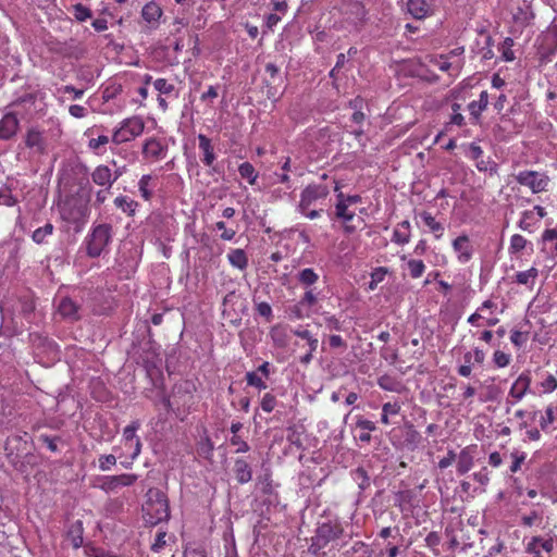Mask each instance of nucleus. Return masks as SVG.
Returning <instances> with one entry per match:
<instances>
[{
	"label": "nucleus",
	"mask_w": 557,
	"mask_h": 557,
	"mask_svg": "<svg viewBox=\"0 0 557 557\" xmlns=\"http://www.w3.org/2000/svg\"><path fill=\"white\" fill-rule=\"evenodd\" d=\"M58 211L66 227L76 233L83 231L90 215L88 200L78 195L61 199L58 202Z\"/></svg>",
	"instance_id": "obj_1"
},
{
	"label": "nucleus",
	"mask_w": 557,
	"mask_h": 557,
	"mask_svg": "<svg viewBox=\"0 0 557 557\" xmlns=\"http://www.w3.org/2000/svg\"><path fill=\"white\" fill-rule=\"evenodd\" d=\"M344 527L337 519L318 524L314 535L311 537L308 552L314 557H325L326 546L344 535Z\"/></svg>",
	"instance_id": "obj_2"
},
{
	"label": "nucleus",
	"mask_w": 557,
	"mask_h": 557,
	"mask_svg": "<svg viewBox=\"0 0 557 557\" xmlns=\"http://www.w3.org/2000/svg\"><path fill=\"white\" fill-rule=\"evenodd\" d=\"M143 516L147 523L156 525L170 517L166 495L159 490H149L143 505Z\"/></svg>",
	"instance_id": "obj_3"
},
{
	"label": "nucleus",
	"mask_w": 557,
	"mask_h": 557,
	"mask_svg": "<svg viewBox=\"0 0 557 557\" xmlns=\"http://www.w3.org/2000/svg\"><path fill=\"white\" fill-rule=\"evenodd\" d=\"M113 230L109 223L94 224L85 238L86 252L91 258L103 253L112 242Z\"/></svg>",
	"instance_id": "obj_4"
},
{
	"label": "nucleus",
	"mask_w": 557,
	"mask_h": 557,
	"mask_svg": "<svg viewBox=\"0 0 557 557\" xmlns=\"http://www.w3.org/2000/svg\"><path fill=\"white\" fill-rule=\"evenodd\" d=\"M335 191L337 193L334 212L335 218L344 224L346 233H352L356 227L351 225L350 222L356 216V206L361 202V197L359 195H345L339 191L337 187Z\"/></svg>",
	"instance_id": "obj_5"
},
{
	"label": "nucleus",
	"mask_w": 557,
	"mask_h": 557,
	"mask_svg": "<svg viewBox=\"0 0 557 557\" xmlns=\"http://www.w3.org/2000/svg\"><path fill=\"white\" fill-rule=\"evenodd\" d=\"M157 394L161 396L162 404L168 411H174L180 414L185 411L190 399L193 398L190 391H182V385H174L171 396L165 395L164 385H154Z\"/></svg>",
	"instance_id": "obj_6"
},
{
	"label": "nucleus",
	"mask_w": 557,
	"mask_h": 557,
	"mask_svg": "<svg viewBox=\"0 0 557 557\" xmlns=\"http://www.w3.org/2000/svg\"><path fill=\"white\" fill-rule=\"evenodd\" d=\"M144 128L145 123L140 116L127 117L113 132L112 141L116 145L131 141L138 137L144 132Z\"/></svg>",
	"instance_id": "obj_7"
},
{
	"label": "nucleus",
	"mask_w": 557,
	"mask_h": 557,
	"mask_svg": "<svg viewBox=\"0 0 557 557\" xmlns=\"http://www.w3.org/2000/svg\"><path fill=\"white\" fill-rule=\"evenodd\" d=\"M330 194V188L325 184L308 185L300 194L298 210H307L310 207L323 201Z\"/></svg>",
	"instance_id": "obj_8"
},
{
	"label": "nucleus",
	"mask_w": 557,
	"mask_h": 557,
	"mask_svg": "<svg viewBox=\"0 0 557 557\" xmlns=\"http://www.w3.org/2000/svg\"><path fill=\"white\" fill-rule=\"evenodd\" d=\"M554 543V536L550 534L546 536L534 535L525 544L524 550L532 557H550L555 547Z\"/></svg>",
	"instance_id": "obj_9"
},
{
	"label": "nucleus",
	"mask_w": 557,
	"mask_h": 557,
	"mask_svg": "<svg viewBox=\"0 0 557 557\" xmlns=\"http://www.w3.org/2000/svg\"><path fill=\"white\" fill-rule=\"evenodd\" d=\"M520 185L529 187L534 194L547 189L549 178L547 175L536 171H521L516 175Z\"/></svg>",
	"instance_id": "obj_10"
},
{
	"label": "nucleus",
	"mask_w": 557,
	"mask_h": 557,
	"mask_svg": "<svg viewBox=\"0 0 557 557\" xmlns=\"http://www.w3.org/2000/svg\"><path fill=\"white\" fill-rule=\"evenodd\" d=\"M140 421L134 420L132 421L123 430L122 440L124 443V446L132 450L131 459H136L141 451V441L136 435V432L140 429Z\"/></svg>",
	"instance_id": "obj_11"
},
{
	"label": "nucleus",
	"mask_w": 557,
	"mask_h": 557,
	"mask_svg": "<svg viewBox=\"0 0 557 557\" xmlns=\"http://www.w3.org/2000/svg\"><path fill=\"white\" fill-rule=\"evenodd\" d=\"M137 480L138 475L135 473L108 475L102 479L100 488L106 493H115L121 487L132 486Z\"/></svg>",
	"instance_id": "obj_12"
},
{
	"label": "nucleus",
	"mask_w": 557,
	"mask_h": 557,
	"mask_svg": "<svg viewBox=\"0 0 557 557\" xmlns=\"http://www.w3.org/2000/svg\"><path fill=\"white\" fill-rule=\"evenodd\" d=\"M166 146L154 137L148 138L143 146V156L150 162L162 160L166 156Z\"/></svg>",
	"instance_id": "obj_13"
},
{
	"label": "nucleus",
	"mask_w": 557,
	"mask_h": 557,
	"mask_svg": "<svg viewBox=\"0 0 557 557\" xmlns=\"http://www.w3.org/2000/svg\"><path fill=\"white\" fill-rule=\"evenodd\" d=\"M401 8L416 20L431 14V5L426 0H400Z\"/></svg>",
	"instance_id": "obj_14"
},
{
	"label": "nucleus",
	"mask_w": 557,
	"mask_h": 557,
	"mask_svg": "<svg viewBox=\"0 0 557 557\" xmlns=\"http://www.w3.org/2000/svg\"><path fill=\"white\" fill-rule=\"evenodd\" d=\"M121 173H112L108 165H98L91 173V180L96 185L110 188L120 177Z\"/></svg>",
	"instance_id": "obj_15"
},
{
	"label": "nucleus",
	"mask_w": 557,
	"mask_h": 557,
	"mask_svg": "<svg viewBox=\"0 0 557 557\" xmlns=\"http://www.w3.org/2000/svg\"><path fill=\"white\" fill-rule=\"evenodd\" d=\"M453 249L460 263H467L473 255V248L467 235H460L453 242Z\"/></svg>",
	"instance_id": "obj_16"
},
{
	"label": "nucleus",
	"mask_w": 557,
	"mask_h": 557,
	"mask_svg": "<svg viewBox=\"0 0 557 557\" xmlns=\"http://www.w3.org/2000/svg\"><path fill=\"white\" fill-rule=\"evenodd\" d=\"M20 121L14 113H7L0 120V139L9 140L14 137L18 131Z\"/></svg>",
	"instance_id": "obj_17"
},
{
	"label": "nucleus",
	"mask_w": 557,
	"mask_h": 557,
	"mask_svg": "<svg viewBox=\"0 0 557 557\" xmlns=\"http://www.w3.org/2000/svg\"><path fill=\"white\" fill-rule=\"evenodd\" d=\"M233 471L235 474V479L239 484H246L252 479L251 467L243 458H237L234 461Z\"/></svg>",
	"instance_id": "obj_18"
},
{
	"label": "nucleus",
	"mask_w": 557,
	"mask_h": 557,
	"mask_svg": "<svg viewBox=\"0 0 557 557\" xmlns=\"http://www.w3.org/2000/svg\"><path fill=\"white\" fill-rule=\"evenodd\" d=\"M25 145L37 152H44L46 149L44 134L37 128H29L25 137Z\"/></svg>",
	"instance_id": "obj_19"
},
{
	"label": "nucleus",
	"mask_w": 557,
	"mask_h": 557,
	"mask_svg": "<svg viewBox=\"0 0 557 557\" xmlns=\"http://www.w3.org/2000/svg\"><path fill=\"white\" fill-rule=\"evenodd\" d=\"M411 225L408 220L398 223L393 232L392 242L398 245H406L410 242Z\"/></svg>",
	"instance_id": "obj_20"
},
{
	"label": "nucleus",
	"mask_w": 557,
	"mask_h": 557,
	"mask_svg": "<svg viewBox=\"0 0 557 557\" xmlns=\"http://www.w3.org/2000/svg\"><path fill=\"white\" fill-rule=\"evenodd\" d=\"M356 430L359 431L357 438L361 443L369 444L371 442V432L376 430V425L374 422L359 418L356 422Z\"/></svg>",
	"instance_id": "obj_21"
},
{
	"label": "nucleus",
	"mask_w": 557,
	"mask_h": 557,
	"mask_svg": "<svg viewBox=\"0 0 557 557\" xmlns=\"http://www.w3.org/2000/svg\"><path fill=\"white\" fill-rule=\"evenodd\" d=\"M419 218L424 223V225L432 232L436 239H440L444 235V225L436 221V219L428 211H422L419 213Z\"/></svg>",
	"instance_id": "obj_22"
},
{
	"label": "nucleus",
	"mask_w": 557,
	"mask_h": 557,
	"mask_svg": "<svg viewBox=\"0 0 557 557\" xmlns=\"http://www.w3.org/2000/svg\"><path fill=\"white\" fill-rule=\"evenodd\" d=\"M84 525L82 520L74 521L67 530V539L74 548H79L84 542Z\"/></svg>",
	"instance_id": "obj_23"
},
{
	"label": "nucleus",
	"mask_w": 557,
	"mask_h": 557,
	"mask_svg": "<svg viewBox=\"0 0 557 557\" xmlns=\"http://www.w3.org/2000/svg\"><path fill=\"white\" fill-rule=\"evenodd\" d=\"M488 104V94L486 90L481 91L479 99L473 100L468 104V110L472 119L478 121L481 116V113L487 108Z\"/></svg>",
	"instance_id": "obj_24"
},
{
	"label": "nucleus",
	"mask_w": 557,
	"mask_h": 557,
	"mask_svg": "<svg viewBox=\"0 0 557 557\" xmlns=\"http://www.w3.org/2000/svg\"><path fill=\"white\" fill-rule=\"evenodd\" d=\"M198 141H199V148L202 151V162L210 166L213 164L215 160V154L213 151V146L211 144V140L203 134L198 135Z\"/></svg>",
	"instance_id": "obj_25"
},
{
	"label": "nucleus",
	"mask_w": 557,
	"mask_h": 557,
	"mask_svg": "<svg viewBox=\"0 0 557 557\" xmlns=\"http://www.w3.org/2000/svg\"><path fill=\"white\" fill-rule=\"evenodd\" d=\"M162 14L161 7L153 0L147 2L141 10V16L147 23H157Z\"/></svg>",
	"instance_id": "obj_26"
},
{
	"label": "nucleus",
	"mask_w": 557,
	"mask_h": 557,
	"mask_svg": "<svg viewBox=\"0 0 557 557\" xmlns=\"http://www.w3.org/2000/svg\"><path fill=\"white\" fill-rule=\"evenodd\" d=\"M539 276V270L534 267L525 270L520 271L515 275V281L520 284L524 285L529 289H532L535 285L536 278Z\"/></svg>",
	"instance_id": "obj_27"
},
{
	"label": "nucleus",
	"mask_w": 557,
	"mask_h": 557,
	"mask_svg": "<svg viewBox=\"0 0 557 557\" xmlns=\"http://www.w3.org/2000/svg\"><path fill=\"white\" fill-rule=\"evenodd\" d=\"M286 440L290 445L297 447L298 449L304 448L302 436L305 433V426L301 424H294L287 428Z\"/></svg>",
	"instance_id": "obj_28"
},
{
	"label": "nucleus",
	"mask_w": 557,
	"mask_h": 557,
	"mask_svg": "<svg viewBox=\"0 0 557 557\" xmlns=\"http://www.w3.org/2000/svg\"><path fill=\"white\" fill-rule=\"evenodd\" d=\"M196 451L200 458L206 460H212L214 445L207 434H205V436L197 442Z\"/></svg>",
	"instance_id": "obj_29"
},
{
	"label": "nucleus",
	"mask_w": 557,
	"mask_h": 557,
	"mask_svg": "<svg viewBox=\"0 0 557 557\" xmlns=\"http://www.w3.org/2000/svg\"><path fill=\"white\" fill-rule=\"evenodd\" d=\"M271 369V363L263 362L257 371L248 372L246 374L247 383H263V381L269 380Z\"/></svg>",
	"instance_id": "obj_30"
},
{
	"label": "nucleus",
	"mask_w": 557,
	"mask_h": 557,
	"mask_svg": "<svg viewBox=\"0 0 557 557\" xmlns=\"http://www.w3.org/2000/svg\"><path fill=\"white\" fill-rule=\"evenodd\" d=\"M114 206L127 215H133L138 208V202L128 196L121 195L114 199Z\"/></svg>",
	"instance_id": "obj_31"
},
{
	"label": "nucleus",
	"mask_w": 557,
	"mask_h": 557,
	"mask_svg": "<svg viewBox=\"0 0 557 557\" xmlns=\"http://www.w3.org/2000/svg\"><path fill=\"white\" fill-rule=\"evenodd\" d=\"M539 223V216H535L534 210H525L524 212H522L518 226L522 231L532 233Z\"/></svg>",
	"instance_id": "obj_32"
},
{
	"label": "nucleus",
	"mask_w": 557,
	"mask_h": 557,
	"mask_svg": "<svg viewBox=\"0 0 557 557\" xmlns=\"http://www.w3.org/2000/svg\"><path fill=\"white\" fill-rule=\"evenodd\" d=\"M540 426L541 429L548 433L557 429L556 418H555V410L552 406H548L542 414L540 420Z\"/></svg>",
	"instance_id": "obj_33"
},
{
	"label": "nucleus",
	"mask_w": 557,
	"mask_h": 557,
	"mask_svg": "<svg viewBox=\"0 0 557 557\" xmlns=\"http://www.w3.org/2000/svg\"><path fill=\"white\" fill-rule=\"evenodd\" d=\"M227 259L230 261V263L239 269V270H244L247 268L248 265V259H247V256L245 253V251L243 249H232L228 253H227Z\"/></svg>",
	"instance_id": "obj_34"
},
{
	"label": "nucleus",
	"mask_w": 557,
	"mask_h": 557,
	"mask_svg": "<svg viewBox=\"0 0 557 557\" xmlns=\"http://www.w3.org/2000/svg\"><path fill=\"white\" fill-rule=\"evenodd\" d=\"M58 310L60 314L64 318L74 319L77 315L76 304L67 297H64L60 300L58 305Z\"/></svg>",
	"instance_id": "obj_35"
},
{
	"label": "nucleus",
	"mask_w": 557,
	"mask_h": 557,
	"mask_svg": "<svg viewBox=\"0 0 557 557\" xmlns=\"http://www.w3.org/2000/svg\"><path fill=\"white\" fill-rule=\"evenodd\" d=\"M54 226L52 223H46L44 226L36 228L32 234V239L36 244H45L47 243V238L53 234Z\"/></svg>",
	"instance_id": "obj_36"
},
{
	"label": "nucleus",
	"mask_w": 557,
	"mask_h": 557,
	"mask_svg": "<svg viewBox=\"0 0 557 557\" xmlns=\"http://www.w3.org/2000/svg\"><path fill=\"white\" fill-rule=\"evenodd\" d=\"M152 176L149 174L143 175L138 182V189L145 200H150L153 195Z\"/></svg>",
	"instance_id": "obj_37"
},
{
	"label": "nucleus",
	"mask_w": 557,
	"mask_h": 557,
	"mask_svg": "<svg viewBox=\"0 0 557 557\" xmlns=\"http://www.w3.org/2000/svg\"><path fill=\"white\" fill-rule=\"evenodd\" d=\"M297 280L301 285L309 287L318 282L319 275L313 269L306 268L298 272Z\"/></svg>",
	"instance_id": "obj_38"
},
{
	"label": "nucleus",
	"mask_w": 557,
	"mask_h": 557,
	"mask_svg": "<svg viewBox=\"0 0 557 557\" xmlns=\"http://www.w3.org/2000/svg\"><path fill=\"white\" fill-rule=\"evenodd\" d=\"M239 175L247 180L250 185H255L258 178V173L253 165L249 162H244L238 166Z\"/></svg>",
	"instance_id": "obj_39"
},
{
	"label": "nucleus",
	"mask_w": 557,
	"mask_h": 557,
	"mask_svg": "<svg viewBox=\"0 0 557 557\" xmlns=\"http://www.w3.org/2000/svg\"><path fill=\"white\" fill-rule=\"evenodd\" d=\"M110 139L106 135H100L97 138H91L88 141V148L92 150L97 154H103L106 151V146L109 144Z\"/></svg>",
	"instance_id": "obj_40"
},
{
	"label": "nucleus",
	"mask_w": 557,
	"mask_h": 557,
	"mask_svg": "<svg viewBox=\"0 0 557 557\" xmlns=\"http://www.w3.org/2000/svg\"><path fill=\"white\" fill-rule=\"evenodd\" d=\"M352 479L357 482L360 490H366L370 486V478L364 468L358 467L351 472Z\"/></svg>",
	"instance_id": "obj_41"
},
{
	"label": "nucleus",
	"mask_w": 557,
	"mask_h": 557,
	"mask_svg": "<svg viewBox=\"0 0 557 557\" xmlns=\"http://www.w3.org/2000/svg\"><path fill=\"white\" fill-rule=\"evenodd\" d=\"M528 245V240L520 234H513L510 237L509 253L517 255L522 251Z\"/></svg>",
	"instance_id": "obj_42"
},
{
	"label": "nucleus",
	"mask_w": 557,
	"mask_h": 557,
	"mask_svg": "<svg viewBox=\"0 0 557 557\" xmlns=\"http://www.w3.org/2000/svg\"><path fill=\"white\" fill-rule=\"evenodd\" d=\"M270 336L277 347H284L287 344V334L284 327L276 325L270 331Z\"/></svg>",
	"instance_id": "obj_43"
},
{
	"label": "nucleus",
	"mask_w": 557,
	"mask_h": 557,
	"mask_svg": "<svg viewBox=\"0 0 557 557\" xmlns=\"http://www.w3.org/2000/svg\"><path fill=\"white\" fill-rule=\"evenodd\" d=\"M409 274L412 278H419L425 271V264L422 260L410 259L407 262Z\"/></svg>",
	"instance_id": "obj_44"
},
{
	"label": "nucleus",
	"mask_w": 557,
	"mask_h": 557,
	"mask_svg": "<svg viewBox=\"0 0 557 557\" xmlns=\"http://www.w3.org/2000/svg\"><path fill=\"white\" fill-rule=\"evenodd\" d=\"M473 465L472 457L466 451L461 450L457 462V471L460 474L467 473Z\"/></svg>",
	"instance_id": "obj_45"
},
{
	"label": "nucleus",
	"mask_w": 557,
	"mask_h": 557,
	"mask_svg": "<svg viewBox=\"0 0 557 557\" xmlns=\"http://www.w3.org/2000/svg\"><path fill=\"white\" fill-rule=\"evenodd\" d=\"M122 91V86L116 83H111L107 85L102 90V99L104 101H110L114 99Z\"/></svg>",
	"instance_id": "obj_46"
},
{
	"label": "nucleus",
	"mask_w": 557,
	"mask_h": 557,
	"mask_svg": "<svg viewBox=\"0 0 557 557\" xmlns=\"http://www.w3.org/2000/svg\"><path fill=\"white\" fill-rule=\"evenodd\" d=\"M485 358L483 350L475 348L465 355V362L474 364H482Z\"/></svg>",
	"instance_id": "obj_47"
},
{
	"label": "nucleus",
	"mask_w": 557,
	"mask_h": 557,
	"mask_svg": "<svg viewBox=\"0 0 557 557\" xmlns=\"http://www.w3.org/2000/svg\"><path fill=\"white\" fill-rule=\"evenodd\" d=\"M153 87L160 95H170L175 89L174 85L169 83L165 78H157L153 82Z\"/></svg>",
	"instance_id": "obj_48"
},
{
	"label": "nucleus",
	"mask_w": 557,
	"mask_h": 557,
	"mask_svg": "<svg viewBox=\"0 0 557 557\" xmlns=\"http://www.w3.org/2000/svg\"><path fill=\"white\" fill-rule=\"evenodd\" d=\"M387 270L385 268H376L371 273V281L369 283V289L374 290L379 283L383 282L386 276Z\"/></svg>",
	"instance_id": "obj_49"
},
{
	"label": "nucleus",
	"mask_w": 557,
	"mask_h": 557,
	"mask_svg": "<svg viewBox=\"0 0 557 557\" xmlns=\"http://www.w3.org/2000/svg\"><path fill=\"white\" fill-rule=\"evenodd\" d=\"M513 40L507 37L500 46L503 59L505 61H512L515 59V52L512 51Z\"/></svg>",
	"instance_id": "obj_50"
},
{
	"label": "nucleus",
	"mask_w": 557,
	"mask_h": 557,
	"mask_svg": "<svg viewBox=\"0 0 557 557\" xmlns=\"http://www.w3.org/2000/svg\"><path fill=\"white\" fill-rule=\"evenodd\" d=\"M542 521V515L536 511L532 510L530 513L522 516L521 518V524L527 528H531Z\"/></svg>",
	"instance_id": "obj_51"
},
{
	"label": "nucleus",
	"mask_w": 557,
	"mask_h": 557,
	"mask_svg": "<svg viewBox=\"0 0 557 557\" xmlns=\"http://www.w3.org/2000/svg\"><path fill=\"white\" fill-rule=\"evenodd\" d=\"M73 14L79 22H85L91 17V11L81 3H77L73 7Z\"/></svg>",
	"instance_id": "obj_52"
},
{
	"label": "nucleus",
	"mask_w": 557,
	"mask_h": 557,
	"mask_svg": "<svg viewBox=\"0 0 557 557\" xmlns=\"http://www.w3.org/2000/svg\"><path fill=\"white\" fill-rule=\"evenodd\" d=\"M288 312H289V318L296 319V320H299V319H302V318L309 315V311L307 310V308L304 305H301L300 301H298L296 305L292 306L288 309Z\"/></svg>",
	"instance_id": "obj_53"
},
{
	"label": "nucleus",
	"mask_w": 557,
	"mask_h": 557,
	"mask_svg": "<svg viewBox=\"0 0 557 557\" xmlns=\"http://www.w3.org/2000/svg\"><path fill=\"white\" fill-rule=\"evenodd\" d=\"M529 339V334L528 332H522V331H518V330H513L511 331V334H510V342L516 346V347H522L527 344Z\"/></svg>",
	"instance_id": "obj_54"
},
{
	"label": "nucleus",
	"mask_w": 557,
	"mask_h": 557,
	"mask_svg": "<svg viewBox=\"0 0 557 557\" xmlns=\"http://www.w3.org/2000/svg\"><path fill=\"white\" fill-rule=\"evenodd\" d=\"M231 445L235 446V453H247L250 449L248 443L240 435H232L230 438Z\"/></svg>",
	"instance_id": "obj_55"
},
{
	"label": "nucleus",
	"mask_w": 557,
	"mask_h": 557,
	"mask_svg": "<svg viewBox=\"0 0 557 557\" xmlns=\"http://www.w3.org/2000/svg\"><path fill=\"white\" fill-rule=\"evenodd\" d=\"M476 169L480 172H490L491 174H495L497 172V164L492 160H480L475 164Z\"/></svg>",
	"instance_id": "obj_56"
},
{
	"label": "nucleus",
	"mask_w": 557,
	"mask_h": 557,
	"mask_svg": "<svg viewBox=\"0 0 557 557\" xmlns=\"http://www.w3.org/2000/svg\"><path fill=\"white\" fill-rule=\"evenodd\" d=\"M116 463V457L112 454L102 455L99 457V468L102 471H108Z\"/></svg>",
	"instance_id": "obj_57"
},
{
	"label": "nucleus",
	"mask_w": 557,
	"mask_h": 557,
	"mask_svg": "<svg viewBox=\"0 0 557 557\" xmlns=\"http://www.w3.org/2000/svg\"><path fill=\"white\" fill-rule=\"evenodd\" d=\"M215 230L221 231L220 237L223 240H232L235 237L236 232L232 228H227L223 221L215 223Z\"/></svg>",
	"instance_id": "obj_58"
},
{
	"label": "nucleus",
	"mask_w": 557,
	"mask_h": 557,
	"mask_svg": "<svg viewBox=\"0 0 557 557\" xmlns=\"http://www.w3.org/2000/svg\"><path fill=\"white\" fill-rule=\"evenodd\" d=\"M256 310L259 315L265 318L267 321H271V319L273 317V312H272V308H271L270 304H268L265 301L257 302Z\"/></svg>",
	"instance_id": "obj_59"
},
{
	"label": "nucleus",
	"mask_w": 557,
	"mask_h": 557,
	"mask_svg": "<svg viewBox=\"0 0 557 557\" xmlns=\"http://www.w3.org/2000/svg\"><path fill=\"white\" fill-rule=\"evenodd\" d=\"M495 364L499 368L506 367L510 361V356L504 351L496 350L493 356Z\"/></svg>",
	"instance_id": "obj_60"
},
{
	"label": "nucleus",
	"mask_w": 557,
	"mask_h": 557,
	"mask_svg": "<svg viewBox=\"0 0 557 557\" xmlns=\"http://www.w3.org/2000/svg\"><path fill=\"white\" fill-rule=\"evenodd\" d=\"M276 405V399L271 394H265L261 400V408L265 412H271Z\"/></svg>",
	"instance_id": "obj_61"
},
{
	"label": "nucleus",
	"mask_w": 557,
	"mask_h": 557,
	"mask_svg": "<svg viewBox=\"0 0 557 557\" xmlns=\"http://www.w3.org/2000/svg\"><path fill=\"white\" fill-rule=\"evenodd\" d=\"M529 389V385H511L509 396L515 398L516 401L520 400Z\"/></svg>",
	"instance_id": "obj_62"
},
{
	"label": "nucleus",
	"mask_w": 557,
	"mask_h": 557,
	"mask_svg": "<svg viewBox=\"0 0 557 557\" xmlns=\"http://www.w3.org/2000/svg\"><path fill=\"white\" fill-rule=\"evenodd\" d=\"M511 457H512V463L510 466V472L516 473L517 471L520 470L521 465L523 463V461L525 459V455L523 453L522 454L512 453Z\"/></svg>",
	"instance_id": "obj_63"
},
{
	"label": "nucleus",
	"mask_w": 557,
	"mask_h": 557,
	"mask_svg": "<svg viewBox=\"0 0 557 557\" xmlns=\"http://www.w3.org/2000/svg\"><path fill=\"white\" fill-rule=\"evenodd\" d=\"M299 301L301 302V305H304L308 309L317 304L318 298H317V295L313 293V290L309 289L305 293V295L302 296V298Z\"/></svg>",
	"instance_id": "obj_64"
}]
</instances>
